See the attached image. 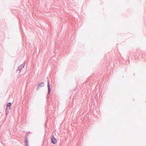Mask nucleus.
<instances>
[{
	"label": "nucleus",
	"instance_id": "obj_8",
	"mask_svg": "<svg viewBox=\"0 0 146 146\" xmlns=\"http://www.w3.org/2000/svg\"><path fill=\"white\" fill-rule=\"evenodd\" d=\"M11 109V108H9V109Z\"/></svg>",
	"mask_w": 146,
	"mask_h": 146
},
{
	"label": "nucleus",
	"instance_id": "obj_5",
	"mask_svg": "<svg viewBox=\"0 0 146 146\" xmlns=\"http://www.w3.org/2000/svg\"><path fill=\"white\" fill-rule=\"evenodd\" d=\"M28 135H26L25 136V146H29V142H28V138L27 137V136Z\"/></svg>",
	"mask_w": 146,
	"mask_h": 146
},
{
	"label": "nucleus",
	"instance_id": "obj_7",
	"mask_svg": "<svg viewBox=\"0 0 146 146\" xmlns=\"http://www.w3.org/2000/svg\"><path fill=\"white\" fill-rule=\"evenodd\" d=\"M9 112V109H8V108H6V113H5V114L6 115H8Z\"/></svg>",
	"mask_w": 146,
	"mask_h": 146
},
{
	"label": "nucleus",
	"instance_id": "obj_4",
	"mask_svg": "<svg viewBox=\"0 0 146 146\" xmlns=\"http://www.w3.org/2000/svg\"><path fill=\"white\" fill-rule=\"evenodd\" d=\"M44 83L43 82H42L39 83L37 88V90H38L40 88H39L40 87H43L44 86Z\"/></svg>",
	"mask_w": 146,
	"mask_h": 146
},
{
	"label": "nucleus",
	"instance_id": "obj_3",
	"mask_svg": "<svg viewBox=\"0 0 146 146\" xmlns=\"http://www.w3.org/2000/svg\"><path fill=\"white\" fill-rule=\"evenodd\" d=\"M47 87L48 89L47 95L50 94V87L49 83V81L48 80L47 81Z\"/></svg>",
	"mask_w": 146,
	"mask_h": 146
},
{
	"label": "nucleus",
	"instance_id": "obj_6",
	"mask_svg": "<svg viewBox=\"0 0 146 146\" xmlns=\"http://www.w3.org/2000/svg\"><path fill=\"white\" fill-rule=\"evenodd\" d=\"M12 103L11 102H9L7 103V107L6 108H7L9 107H10L11 106Z\"/></svg>",
	"mask_w": 146,
	"mask_h": 146
},
{
	"label": "nucleus",
	"instance_id": "obj_1",
	"mask_svg": "<svg viewBox=\"0 0 146 146\" xmlns=\"http://www.w3.org/2000/svg\"><path fill=\"white\" fill-rule=\"evenodd\" d=\"M25 62L24 63L20 65L18 68L16 72H18L19 74L22 69L25 66Z\"/></svg>",
	"mask_w": 146,
	"mask_h": 146
},
{
	"label": "nucleus",
	"instance_id": "obj_2",
	"mask_svg": "<svg viewBox=\"0 0 146 146\" xmlns=\"http://www.w3.org/2000/svg\"><path fill=\"white\" fill-rule=\"evenodd\" d=\"M51 140V143L54 144H56L57 141L56 139L54 137V135H52Z\"/></svg>",
	"mask_w": 146,
	"mask_h": 146
}]
</instances>
